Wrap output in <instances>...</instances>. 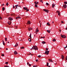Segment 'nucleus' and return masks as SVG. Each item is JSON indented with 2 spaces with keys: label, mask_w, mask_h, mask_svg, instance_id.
<instances>
[{
  "label": "nucleus",
  "mask_w": 67,
  "mask_h": 67,
  "mask_svg": "<svg viewBox=\"0 0 67 67\" xmlns=\"http://www.w3.org/2000/svg\"><path fill=\"white\" fill-rule=\"evenodd\" d=\"M33 49H35V50H38V48L37 46H33L32 48L31 49V50H32Z\"/></svg>",
  "instance_id": "1"
},
{
  "label": "nucleus",
  "mask_w": 67,
  "mask_h": 67,
  "mask_svg": "<svg viewBox=\"0 0 67 67\" xmlns=\"http://www.w3.org/2000/svg\"><path fill=\"white\" fill-rule=\"evenodd\" d=\"M61 36L62 38H65L66 37V36L64 35H62L61 34Z\"/></svg>",
  "instance_id": "2"
},
{
  "label": "nucleus",
  "mask_w": 67,
  "mask_h": 67,
  "mask_svg": "<svg viewBox=\"0 0 67 67\" xmlns=\"http://www.w3.org/2000/svg\"><path fill=\"white\" fill-rule=\"evenodd\" d=\"M45 52L44 53V54H45L46 55H48L49 53V51H45Z\"/></svg>",
  "instance_id": "3"
},
{
  "label": "nucleus",
  "mask_w": 67,
  "mask_h": 67,
  "mask_svg": "<svg viewBox=\"0 0 67 67\" xmlns=\"http://www.w3.org/2000/svg\"><path fill=\"white\" fill-rule=\"evenodd\" d=\"M43 10L44 11L47 12V13H48V10L44 9H43Z\"/></svg>",
  "instance_id": "4"
},
{
  "label": "nucleus",
  "mask_w": 67,
  "mask_h": 67,
  "mask_svg": "<svg viewBox=\"0 0 67 67\" xmlns=\"http://www.w3.org/2000/svg\"><path fill=\"white\" fill-rule=\"evenodd\" d=\"M63 7H64V8H67V5H66V4H64L63 5Z\"/></svg>",
  "instance_id": "5"
},
{
  "label": "nucleus",
  "mask_w": 67,
  "mask_h": 67,
  "mask_svg": "<svg viewBox=\"0 0 67 67\" xmlns=\"http://www.w3.org/2000/svg\"><path fill=\"white\" fill-rule=\"evenodd\" d=\"M57 12L58 13V14L59 15H60V12L59 11H57Z\"/></svg>",
  "instance_id": "6"
},
{
  "label": "nucleus",
  "mask_w": 67,
  "mask_h": 67,
  "mask_svg": "<svg viewBox=\"0 0 67 67\" xmlns=\"http://www.w3.org/2000/svg\"><path fill=\"white\" fill-rule=\"evenodd\" d=\"M55 4H54V3H53L52 4V8H54V7H55Z\"/></svg>",
  "instance_id": "7"
},
{
  "label": "nucleus",
  "mask_w": 67,
  "mask_h": 67,
  "mask_svg": "<svg viewBox=\"0 0 67 67\" xmlns=\"http://www.w3.org/2000/svg\"><path fill=\"white\" fill-rule=\"evenodd\" d=\"M31 30H32V28L31 27L29 28L28 29V30L29 31H30Z\"/></svg>",
  "instance_id": "8"
},
{
  "label": "nucleus",
  "mask_w": 67,
  "mask_h": 67,
  "mask_svg": "<svg viewBox=\"0 0 67 67\" xmlns=\"http://www.w3.org/2000/svg\"><path fill=\"white\" fill-rule=\"evenodd\" d=\"M14 54H15V55L18 54V52H16V51H15L14 52Z\"/></svg>",
  "instance_id": "9"
},
{
  "label": "nucleus",
  "mask_w": 67,
  "mask_h": 67,
  "mask_svg": "<svg viewBox=\"0 0 67 67\" xmlns=\"http://www.w3.org/2000/svg\"><path fill=\"white\" fill-rule=\"evenodd\" d=\"M48 60L50 62H52H52H53V60H52L50 59H48Z\"/></svg>",
  "instance_id": "10"
},
{
  "label": "nucleus",
  "mask_w": 67,
  "mask_h": 67,
  "mask_svg": "<svg viewBox=\"0 0 67 67\" xmlns=\"http://www.w3.org/2000/svg\"><path fill=\"white\" fill-rule=\"evenodd\" d=\"M62 59H64V55H62Z\"/></svg>",
  "instance_id": "11"
},
{
  "label": "nucleus",
  "mask_w": 67,
  "mask_h": 67,
  "mask_svg": "<svg viewBox=\"0 0 67 67\" xmlns=\"http://www.w3.org/2000/svg\"><path fill=\"white\" fill-rule=\"evenodd\" d=\"M9 20H13V19H12V18L11 17L9 18Z\"/></svg>",
  "instance_id": "12"
},
{
  "label": "nucleus",
  "mask_w": 67,
  "mask_h": 67,
  "mask_svg": "<svg viewBox=\"0 0 67 67\" xmlns=\"http://www.w3.org/2000/svg\"><path fill=\"white\" fill-rule=\"evenodd\" d=\"M34 3H35V4H38V2L36 1L34 2Z\"/></svg>",
  "instance_id": "13"
},
{
  "label": "nucleus",
  "mask_w": 67,
  "mask_h": 67,
  "mask_svg": "<svg viewBox=\"0 0 67 67\" xmlns=\"http://www.w3.org/2000/svg\"><path fill=\"white\" fill-rule=\"evenodd\" d=\"M47 25H48V26H49L51 25L50 24H49V22H48L47 24Z\"/></svg>",
  "instance_id": "14"
},
{
  "label": "nucleus",
  "mask_w": 67,
  "mask_h": 67,
  "mask_svg": "<svg viewBox=\"0 0 67 67\" xmlns=\"http://www.w3.org/2000/svg\"><path fill=\"white\" fill-rule=\"evenodd\" d=\"M27 24H31V22L29 21H28L27 22Z\"/></svg>",
  "instance_id": "15"
},
{
  "label": "nucleus",
  "mask_w": 67,
  "mask_h": 67,
  "mask_svg": "<svg viewBox=\"0 0 67 67\" xmlns=\"http://www.w3.org/2000/svg\"><path fill=\"white\" fill-rule=\"evenodd\" d=\"M2 42H3V44L4 45H5V43H4V41H3V40H2Z\"/></svg>",
  "instance_id": "16"
},
{
  "label": "nucleus",
  "mask_w": 67,
  "mask_h": 67,
  "mask_svg": "<svg viewBox=\"0 0 67 67\" xmlns=\"http://www.w3.org/2000/svg\"><path fill=\"white\" fill-rule=\"evenodd\" d=\"M42 44H45V43H46V42H45V41H42Z\"/></svg>",
  "instance_id": "17"
},
{
  "label": "nucleus",
  "mask_w": 67,
  "mask_h": 67,
  "mask_svg": "<svg viewBox=\"0 0 67 67\" xmlns=\"http://www.w3.org/2000/svg\"><path fill=\"white\" fill-rule=\"evenodd\" d=\"M18 43H16V44H15V47H16V46H18Z\"/></svg>",
  "instance_id": "18"
},
{
  "label": "nucleus",
  "mask_w": 67,
  "mask_h": 67,
  "mask_svg": "<svg viewBox=\"0 0 67 67\" xmlns=\"http://www.w3.org/2000/svg\"><path fill=\"white\" fill-rule=\"evenodd\" d=\"M47 32H48V33H50V32H51V31L50 30H47Z\"/></svg>",
  "instance_id": "19"
},
{
  "label": "nucleus",
  "mask_w": 67,
  "mask_h": 67,
  "mask_svg": "<svg viewBox=\"0 0 67 67\" xmlns=\"http://www.w3.org/2000/svg\"><path fill=\"white\" fill-rule=\"evenodd\" d=\"M23 9H24V10H27V8L26 7H24Z\"/></svg>",
  "instance_id": "20"
},
{
  "label": "nucleus",
  "mask_w": 67,
  "mask_h": 67,
  "mask_svg": "<svg viewBox=\"0 0 67 67\" xmlns=\"http://www.w3.org/2000/svg\"><path fill=\"white\" fill-rule=\"evenodd\" d=\"M28 40L29 41V42H31V41H32V40H31V39L30 38H29L28 39Z\"/></svg>",
  "instance_id": "21"
},
{
  "label": "nucleus",
  "mask_w": 67,
  "mask_h": 67,
  "mask_svg": "<svg viewBox=\"0 0 67 67\" xmlns=\"http://www.w3.org/2000/svg\"><path fill=\"white\" fill-rule=\"evenodd\" d=\"M35 7H36V8H38V7H37V5L35 4Z\"/></svg>",
  "instance_id": "22"
},
{
  "label": "nucleus",
  "mask_w": 67,
  "mask_h": 67,
  "mask_svg": "<svg viewBox=\"0 0 67 67\" xmlns=\"http://www.w3.org/2000/svg\"><path fill=\"white\" fill-rule=\"evenodd\" d=\"M29 37L31 38H32V37H31V33L30 34V36H29Z\"/></svg>",
  "instance_id": "23"
},
{
  "label": "nucleus",
  "mask_w": 67,
  "mask_h": 67,
  "mask_svg": "<svg viewBox=\"0 0 67 67\" xmlns=\"http://www.w3.org/2000/svg\"><path fill=\"white\" fill-rule=\"evenodd\" d=\"M2 9L3 11H4V9H5V8H4V7H3L2 8Z\"/></svg>",
  "instance_id": "24"
},
{
  "label": "nucleus",
  "mask_w": 67,
  "mask_h": 67,
  "mask_svg": "<svg viewBox=\"0 0 67 67\" xmlns=\"http://www.w3.org/2000/svg\"><path fill=\"white\" fill-rule=\"evenodd\" d=\"M8 23L9 25H10L11 24V22L10 21H9Z\"/></svg>",
  "instance_id": "25"
},
{
  "label": "nucleus",
  "mask_w": 67,
  "mask_h": 67,
  "mask_svg": "<svg viewBox=\"0 0 67 67\" xmlns=\"http://www.w3.org/2000/svg\"><path fill=\"white\" fill-rule=\"evenodd\" d=\"M24 49V47H22L20 48V49Z\"/></svg>",
  "instance_id": "26"
},
{
  "label": "nucleus",
  "mask_w": 67,
  "mask_h": 67,
  "mask_svg": "<svg viewBox=\"0 0 67 67\" xmlns=\"http://www.w3.org/2000/svg\"><path fill=\"white\" fill-rule=\"evenodd\" d=\"M5 41H7V38H5Z\"/></svg>",
  "instance_id": "27"
},
{
  "label": "nucleus",
  "mask_w": 67,
  "mask_h": 67,
  "mask_svg": "<svg viewBox=\"0 0 67 67\" xmlns=\"http://www.w3.org/2000/svg\"><path fill=\"white\" fill-rule=\"evenodd\" d=\"M53 42H55V41H56V40L55 39H54L53 40Z\"/></svg>",
  "instance_id": "28"
},
{
  "label": "nucleus",
  "mask_w": 67,
  "mask_h": 67,
  "mask_svg": "<svg viewBox=\"0 0 67 67\" xmlns=\"http://www.w3.org/2000/svg\"><path fill=\"white\" fill-rule=\"evenodd\" d=\"M20 18V17H17L16 18V19H19Z\"/></svg>",
  "instance_id": "29"
},
{
  "label": "nucleus",
  "mask_w": 67,
  "mask_h": 67,
  "mask_svg": "<svg viewBox=\"0 0 67 67\" xmlns=\"http://www.w3.org/2000/svg\"><path fill=\"white\" fill-rule=\"evenodd\" d=\"M47 66H48V62H47Z\"/></svg>",
  "instance_id": "30"
},
{
  "label": "nucleus",
  "mask_w": 67,
  "mask_h": 67,
  "mask_svg": "<svg viewBox=\"0 0 67 67\" xmlns=\"http://www.w3.org/2000/svg\"><path fill=\"white\" fill-rule=\"evenodd\" d=\"M8 2H7V3H6V5L7 6H8Z\"/></svg>",
  "instance_id": "31"
},
{
  "label": "nucleus",
  "mask_w": 67,
  "mask_h": 67,
  "mask_svg": "<svg viewBox=\"0 0 67 67\" xmlns=\"http://www.w3.org/2000/svg\"><path fill=\"white\" fill-rule=\"evenodd\" d=\"M46 4L47 5H49V4H48V3H46Z\"/></svg>",
  "instance_id": "32"
},
{
  "label": "nucleus",
  "mask_w": 67,
  "mask_h": 67,
  "mask_svg": "<svg viewBox=\"0 0 67 67\" xmlns=\"http://www.w3.org/2000/svg\"><path fill=\"white\" fill-rule=\"evenodd\" d=\"M39 31V30H36V32H38Z\"/></svg>",
  "instance_id": "33"
},
{
  "label": "nucleus",
  "mask_w": 67,
  "mask_h": 67,
  "mask_svg": "<svg viewBox=\"0 0 67 67\" xmlns=\"http://www.w3.org/2000/svg\"><path fill=\"white\" fill-rule=\"evenodd\" d=\"M64 3L65 4H67V2H64Z\"/></svg>",
  "instance_id": "34"
},
{
  "label": "nucleus",
  "mask_w": 67,
  "mask_h": 67,
  "mask_svg": "<svg viewBox=\"0 0 67 67\" xmlns=\"http://www.w3.org/2000/svg\"><path fill=\"white\" fill-rule=\"evenodd\" d=\"M19 5L18 4V5H15V7H18V6Z\"/></svg>",
  "instance_id": "35"
},
{
  "label": "nucleus",
  "mask_w": 67,
  "mask_h": 67,
  "mask_svg": "<svg viewBox=\"0 0 67 67\" xmlns=\"http://www.w3.org/2000/svg\"><path fill=\"white\" fill-rule=\"evenodd\" d=\"M5 64H8V62H5Z\"/></svg>",
  "instance_id": "36"
},
{
  "label": "nucleus",
  "mask_w": 67,
  "mask_h": 67,
  "mask_svg": "<svg viewBox=\"0 0 67 67\" xmlns=\"http://www.w3.org/2000/svg\"><path fill=\"white\" fill-rule=\"evenodd\" d=\"M14 27H15V29H17V26H15Z\"/></svg>",
  "instance_id": "37"
},
{
  "label": "nucleus",
  "mask_w": 67,
  "mask_h": 67,
  "mask_svg": "<svg viewBox=\"0 0 67 67\" xmlns=\"http://www.w3.org/2000/svg\"><path fill=\"white\" fill-rule=\"evenodd\" d=\"M1 55L2 56H4V54H1Z\"/></svg>",
  "instance_id": "38"
},
{
  "label": "nucleus",
  "mask_w": 67,
  "mask_h": 67,
  "mask_svg": "<svg viewBox=\"0 0 67 67\" xmlns=\"http://www.w3.org/2000/svg\"><path fill=\"white\" fill-rule=\"evenodd\" d=\"M65 59L66 60H67V56H66L65 58Z\"/></svg>",
  "instance_id": "39"
},
{
  "label": "nucleus",
  "mask_w": 67,
  "mask_h": 67,
  "mask_svg": "<svg viewBox=\"0 0 67 67\" xmlns=\"http://www.w3.org/2000/svg\"><path fill=\"white\" fill-rule=\"evenodd\" d=\"M29 11V9H27L26 10V11L27 12V11Z\"/></svg>",
  "instance_id": "40"
},
{
  "label": "nucleus",
  "mask_w": 67,
  "mask_h": 67,
  "mask_svg": "<svg viewBox=\"0 0 67 67\" xmlns=\"http://www.w3.org/2000/svg\"><path fill=\"white\" fill-rule=\"evenodd\" d=\"M38 57H39V58L41 57V56L40 55H39V56H38Z\"/></svg>",
  "instance_id": "41"
},
{
  "label": "nucleus",
  "mask_w": 67,
  "mask_h": 67,
  "mask_svg": "<svg viewBox=\"0 0 67 67\" xmlns=\"http://www.w3.org/2000/svg\"><path fill=\"white\" fill-rule=\"evenodd\" d=\"M40 2H42V3H43V1L42 0L40 1Z\"/></svg>",
  "instance_id": "42"
},
{
  "label": "nucleus",
  "mask_w": 67,
  "mask_h": 67,
  "mask_svg": "<svg viewBox=\"0 0 67 67\" xmlns=\"http://www.w3.org/2000/svg\"><path fill=\"white\" fill-rule=\"evenodd\" d=\"M61 23H64V21H62Z\"/></svg>",
  "instance_id": "43"
},
{
  "label": "nucleus",
  "mask_w": 67,
  "mask_h": 67,
  "mask_svg": "<svg viewBox=\"0 0 67 67\" xmlns=\"http://www.w3.org/2000/svg\"><path fill=\"white\" fill-rule=\"evenodd\" d=\"M64 48H65V49H66V48H67V45L66 46V47H64Z\"/></svg>",
  "instance_id": "44"
},
{
  "label": "nucleus",
  "mask_w": 67,
  "mask_h": 67,
  "mask_svg": "<svg viewBox=\"0 0 67 67\" xmlns=\"http://www.w3.org/2000/svg\"><path fill=\"white\" fill-rule=\"evenodd\" d=\"M38 59L37 60L36 59V62H38Z\"/></svg>",
  "instance_id": "45"
},
{
  "label": "nucleus",
  "mask_w": 67,
  "mask_h": 67,
  "mask_svg": "<svg viewBox=\"0 0 67 67\" xmlns=\"http://www.w3.org/2000/svg\"><path fill=\"white\" fill-rule=\"evenodd\" d=\"M48 48H46V51H48Z\"/></svg>",
  "instance_id": "46"
},
{
  "label": "nucleus",
  "mask_w": 67,
  "mask_h": 67,
  "mask_svg": "<svg viewBox=\"0 0 67 67\" xmlns=\"http://www.w3.org/2000/svg\"><path fill=\"white\" fill-rule=\"evenodd\" d=\"M0 19H1V20H2V17H1V16H0Z\"/></svg>",
  "instance_id": "47"
},
{
  "label": "nucleus",
  "mask_w": 67,
  "mask_h": 67,
  "mask_svg": "<svg viewBox=\"0 0 67 67\" xmlns=\"http://www.w3.org/2000/svg\"><path fill=\"white\" fill-rule=\"evenodd\" d=\"M40 27H41V23H40Z\"/></svg>",
  "instance_id": "48"
},
{
  "label": "nucleus",
  "mask_w": 67,
  "mask_h": 67,
  "mask_svg": "<svg viewBox=\"0 0 67 67\" xmlns=\"http://www.w3.org/2000/svg\"><path fill=\"white\" fill-rule=\"evenodd\" d=\"M29 66H31V65L29 64Z\"/></svg>",
  "instance_id": "49"
},
{
  "label": "nucleus",
  "mask_w": 67,
  "mask_h": 67,
  "mask_svg": "<svg viewBox=\"0 0 67 67\" xmlns=\"http://www.w3.org/2000/svg\"><path fill=\"white\" fill-rule=\"evenodd\" d=\"M27 65H29V63L28 62L27 63Z\"/></svg>",
  "instance_id": "50"
},
{
  "label": "nucleus",
  "mask_w": 67,
  "mask_h": 67,
  "mask_svg": "<svg viewBox=\"0 0 67 67\" xmlns=\"http://www.w3.org/2000/svg\"><path fill=\"white\" fill-rule=\"evenodd\" d=\"M15 8V7L14 6V5H13V8Z\"/></svg>",
  "instance_id": "51"
},
{
  "label": "nucleus",
  "mask_w": 67,
  "mask_h": 67,
  "mask_svg": "<svg viewBox=\"0 0 67 67\" xmlns=\"http://www.w3.org/2000/svg\"><path fill=\"white\" fill-rule=\"evenodd\" d=\"M18 8V7H16L15 8V9H16Z\"/></svg>",
  "instance_id": "52"
},
{
  "label": "nucleus",
  "mask_w": 67,
  "mask_h": 67,
  "mask_svg": "<svg viewBox=\"0 0 67 67\" xmlns=\"http://www.w3.org/2000/svg\"><path fill=\"white\" fill-rule=\"evenodd\" d=\"M11 16H12L13 15V14H11Z\"/></svg>",
  "instance_id": "53"
},
{
  "label": "nucleus",
  "mask_w": 67,
  "mask_h": 67,
  "mask_svg": "<svg viewBox=\"0 0 67 67\" xmlns=\"http://www.w3.org/2000/svg\"><path fill=\"white\" fill-rule=\"evenodd\" d=\"M65 30H67V28L66 27V28H65Z\"/></svg>",
  "instance_id": "54"
},
{
  "label": "nucleus",
  "mask_w": 67,
  "mask_h": 67,
  "mask_svg": "<svg viewBox=\"0 0 67 67\" xmlns=\"http://www.w3.org/2000/svg\"><path fill=\"white\" fill-rule=\"evenodd\" d=\"M59 31H60V32H61V30H59Z\"/></svg>",
  "instance_id": "55"
},
{
  "label": "nucleus",
  "mask_w": 67,
  "mask_h": 67,
  "mask_svg": "<svg viewBox=\"0 0 67 67\" xmlns=\"http://www.w3.org/2000/svg\"><path fill=\"white\" fill-rule=\"evenodd\" d=\"M33 67H35V65H34Z\"/></svg>",
  "instance_id": "56"
},
{
  "label": "nucleus",
  "mask_w": 67,
  "mask_h": 67,
  "mask_svg": "<svg viewBox=\"0 0 67 67\" xmlns=\"http://www.w3.org/2000/svg\"><path fill=\"white\" fill-rule=\"evenodd\" d=\"M13 15H14L15 14H13Z\"/></svg>",
  "instance_id": "57"
},
{
  "label": "nucleus",
  "mask_w": 67,
  "mask_h": 67,
  "mask_svg": "<svg viewBox=\"0 0 67 67\" xmlns=\"http://www.w3.org/2000/svg\"><path fill=\"white\" fill-rule=\"evenodd\" d=\"M41 38H43V37H41Z\"/></svg>",
  "instance_id": "58"
},
{
  "label": "nucleus",
  "mask_w": 67,
  "mask_h": 67,
  "mask_svg": "<svg viewBox=\"0 0 67 67\" xmlns=\"http://www.w3.org/2000/svg\"><path fill=\"white\" fill-rule=\"evenodd\" d=\"M36 32V34H37V32Z\"/></svg>",
  "instance_id": "59"
},
{
  "label": "nucleus",
  "mask_w": 67,
  "mask_h": 67,
  "mask_svg": "<svg viewBox=\"0 0 67 67\" xmlns=\"http://www.w3.org/2000/svg\"><path fill=\"white\" fill-rule=\"evenodd\" d=\"M37 65H35L36 67H37Z\"/></svg>",
  "instance_id": "60"
},
{
  "label": "nucleus",
  "mask_w": 67,
  "mask_h": 67,
  "mask_svg": "<svg viewBox=\"0 0 67 67\" xmlns=\"http://www.w3.org/2000/svg\"><path fill=\"white\" fill-rule=\"evenodd\" d=\"M18 7H20V8H21V6H20V5Z\"/></svg>",
  "instance_id": "61"
},
{
  "label": "nucleus",
  "mask_w": 67,
  "mask_h": 67,
  "mask_svg": "<svg viewBox=\"0 0 67 67\" xmlns=\"http://www.w3.org/2000/svg\"><path fill=\"white\" fill-rule=\"evenodd\" d=\"M8 48H7L6 49V50H8Z\"/></svg>",
  "instance_id": "62"
},
{
  "label": "nucleus",
  "mask_w": 67,
  "mask_h": 67,
  "mask_svg": "<svg viewBox=\"0 0 67 67\" xmlns=\"http://www.w3.org/2000/svg\"><path fill=\"white\" fill-rule=\"evenodd\" d=\"M36 30H38V28H37Z\"/></svg>",
  "instance_id": "63"
},
{
  "label": "nucleus",
  "mask_w": 67,
  "mask_h": 67,
  "mask_svg": "<svg viewBox=\"0 0 67 67\" xmlns=\"http://www.w3.org/2000/svg\"><path fill=\"white\" fill-rule=\"evenodd\" d=\"M43 38H45V37H43Z\"/></svg>",
  "instance_id": "64"
}]
</instances>
